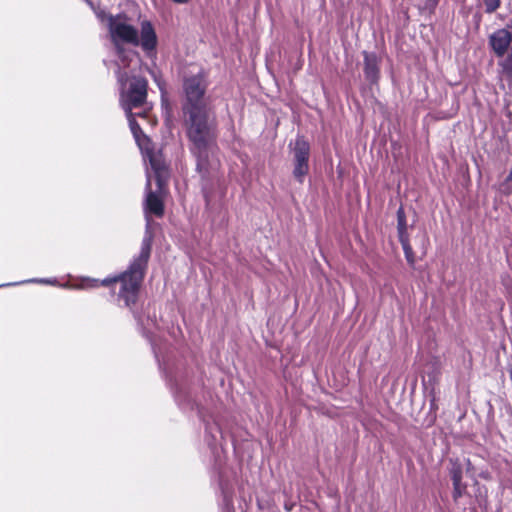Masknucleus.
Returning <instances> with one entry per match:
<instances>
[{"label": "nucleus", "instance_id": "f257e3e1", "mask_svg": "<svg viewBox=\"0 0 512 512\" xmlns=\"http://www.w3.org/2000/svg\"><path fill=\"white\" fill-rule=\"evenodd\" d=\"M207 88L203 70L187 75L183 81L186 103L183 106L191 153L202 178L210 177L219 167L216 125L208 118L203 97Z\"/></svg>", "mask_w": 512, "mask_h": 512}, {"label": "nucleus", "instance_id": "f03ea898", "mask_svg": "<svg viewBox=\"0 0 512 512\" xmlns=\"http://www.w3.org/2000/svg\"><path fill=\"white\" fill-rule=\"evenodd\" d=\"M149 158L151 167L155 172L158 190L156 192L151 191V180L148 174L146 183V198L144 202L146 231L144 238L142 240L140 253L138 257H136L133 260L127 271H125L124 273L120 274L115 278H107L101 282V284L104 286H108L111 283L119 285L118 299L119 301L122 300L124 302V305L127 307H130L132 304H135L137 300L140 284L143 280L147 262L150 257L153 239V235L151 232L150 214H153L156 217H162L164 213V204L163 199L161 197L162 174L164 167L159 159L155 158L152 155H150Z\"/></svg>", "mask_w": 512, "mask_h": 512}, {"label": "nucleus", "instance_id": "7ed1b4c3", "mask_svg": "<svg viewBox=\"0 0 512 512\" xmlns=\"http://www.w3.org/2000/svg\"><path fill=\"white\" fill-rule=\"evenodd\" d=\"M96 15L101 21H107L110 38L118 55L117 65L121 64L123 67H128L133 61L137 62L136 54L132 50H125L122 47L123 43L134 46L140 45L147 53L156 49L157 36L149 21L141 23V34L139 36L137 28L129 23V19L125 15H107L104 11H99Z\"/></svg>", "mask_w": 512, "mask_h": 512}, {"label": "nucleus", "instance_id": "20e7f679", "mask_svg": "<svg viewBox=\"0 0 512 512\" xmlns=\"http://www.w3.org/2000/svg\"><path fill=\"white\" fill-rule=\"evenodd\" d=\"M126 67L118 64L117 78L121 85V106L125 113L132 112V109L139 108L146 102L147 81L142 77H132L126 88L128 73L124 70Z\"/></svg>", "mask_w": 512, "mask_h": 512}, {"label": "nucleus", "instance_id": "39448f33", "mask_svg": "<svg viewBox=\"0 0 512 512\" xmlns=\"http://www.w3.org/2000/svg\"><path fill=\"white\" fill-rule=\"evenodd\" d=\"M488 45L496 57L500 74L512 78V19L506 27L495 30L488 37Z\"/></svg>", "mask_w": 512, "mask_h": 512}, {"label": "nucleus", "instance_id": "423d86ee", "mask_svg": "<svg viewBox=\"0 0 512 512\" xmlns=\"http://www.w3.org/2000/svg\"><path fill=\"white\" fill-rule=\"evenodd\" d=\"M309 155H310V145L303 138L298 137L295 141L293 156H294V169L293 176L297 179L299 183H303L305 176L309 171Z\"/></svg>", "mask_w": 512, "mask_h": 512}, {"label": "nucleus", "instance_id": "0eeeda50", "mask_svg": "<svg viewBox=\"0 0 512 512\" xmlns=\"http://www.w3.org/2000/svg\"><path fill=\"white\" fill-rule=\"evenodd\" d=\"M364 74L366 79L374 84L379 80V60L376 54L364 52Z\"/></svg>", "mask_w": 512, "mask_h": 512}, {"label": "nucleus", "instance_id": "6e6552de", "mask_svg": "<svg viewBox=\"0 0 512 512\" xmlns=\"http://www.w3.org/2000/svg\"><path fill=\"white\" fill-rule=\"evenodd\" d=\"M397 229H398V237H408L407 234V221L404 209L400 207L397 211Z\"/></svg>", "mask_w": 512, "mask_h": 512}, {"label": "nucleus", "instance_id": "1a4fd4ad", "mask_svg": "<svg viewBox=\"0 0 512 512\" xmlns=\"http://www.w3.org/2000/svg\"><path fill=\"white\" fill-rule=\"evenodd\" d=\"M136 115L141 116V117L144 116L143 113H136V114H133L132 112L126 113V116L129 121L130 129H131L134 137L136 138V140L139 141V134H141L142 131H141L140 125L135 120Z\"/></svg>", "mask_w": 512, "mask_h": 512}, {"label": "nucleus", "instance_id": "9d476101", "mask_svg": "<svg viewBox=\"0 0 512 512\" xmlns=\"http://www.w3.org/2000/svg\"><path fill=\"white\" fill-rule=\"evenodd\" d=\"M399 241H400V243L402 245V248L404 250V254H405L406 260L408 261V263L410 265H414V263H415V256H414L412 247H411V245L409 243V238L408 237H401V238H399Z\"/></svg>", "mask_w": 512, "mask_h": 512}, {"label": "nucleus", "instance_id": "9b49d317", "mask_svg": "<svg viewBox=\"0 0 512 512\" xmlns=\"http://www.w3.org/2000/svg\"><path fill=\"white\" fill-rule=\"evenodd\" d=\"M500 191L506 195L512 193V167L506 179L501 183Z\"/></svg>", "mask_w": 512, "mask_h": 512}, {"label": "nucleus", "instance_id": "f8f14e48", "mask_svg": "<svg viewBox=\"0 0 512 512\" xmlns=\"http://www.w3.org/2000/svg\"><path fill=\"white\" fill-rule=\"evenodd\" d=\"M453 498L454 500H458L466 490V485L462 482H453Z\"/></svg>", "mask_w": 512, "mask_h": 512}, {"label": "nucleus", "instance_id": "ddd939ff", "mask_svg": "<svg viewBox=\"0 0 512 512\" xmlns=\"http://www.w3.org/2000/svg\"><path fill=\"white\" fill-rule=\"evenodd\" d=\"M486 13L495 12L500 6V0H483Z\"/></svg>", "mask_w": 512, "mask_h": 512}, {"label": "nucleus", "instance_id": "4468645a", "mask_svg": "<svg viewBox=\"0 0 512 512\" xmlns=\"http://www.w3.org/2000/svg\"><path fill=\"white\" fill-rule=\"evenodd\" d=\"M452 482H462V470L459 466L454 465L451 470Z\"/></svg>", "mask_w": 512, "mask_h": 512}, {"label": "nucleus", "instance_id": "2eb2a0df", "mask_svg": "<svg viewBox=\"0 0 512 512\" xmlns=\"http://www.w3.org/2000/svg\"><path fill=\"white\" fill-rule=\"evenodd\" d=\"M25 282H33V283H43V284L55 285L56 284V279H45V278H42V279L27 280V281H24L23 283H25Z\"/></svg>", "mask_w": 512, "mask_h": 512}, {"label": "nucleus", "instance_id": "dca6fc26", "mask_svg": "<svg viewBox=\"0 0 512 512\" xmlns=\"http://www.w3.org/2000/svg\"><path fill=\"white\" fill-rule=\"evenodd\" d=\"M85 284H82L80 286H76L77 288H85V287H97L99 285L98 280L96 279H86Z\"/></svg>", "mask_w": 512, "mask_h": 512}, {"label": "nucleus", "instance_id": "f3484780", "mask_svg": "<svg viewBox=\"0 0 512 512\" xmlns=\"http://www.w3.org/2000/svg\"><path fill=\"white\" fill-rule=\"evenodd\" d=\"M175 3H178V4H184V3H187L188 0H173Z\"/></svg>", "mask_w": 512, "mask_h": 512}, {"label": "nucleus", "instance_id": "a211bd4d", "mask_svg": "<svg viewBox=\"0 0 512 512\" xmlns=\"http://www.w3.org/2000/svg\"><path fill=\"white\" fill-rule=\"evenodd\" d=\"M18 283L17 282H14L12 285H17Z\"/></svg>", "mask_w": 512, "mask_h": 512}, {"label": "nucleus", "instance_id": "6ab92c4d", "mask_svg": "<svg viewBox=\"0 0 512 512\" xmlns=\"http://www.w3.org/2000/svg\"><path fill=\"white\" fill-rule=\"evenodd\" d=\"M433 2H436V0H432Z\"/></svg>", "mask_w": 512, "mask_h": 512}, {"label": "nucleus", "instance_id": "aec40b11", "mask_svg": "<svg viewBox=\"0 0 512 512\" xmlns=\"http://www.w3.org/2000/svg\"><path fill=\"white\" fill-rule=\"evenodd\" d=\"M3 285H0V287H2Z\"/></svg>", "mask_w": 512, "mask_h": 512}]
</instances>
